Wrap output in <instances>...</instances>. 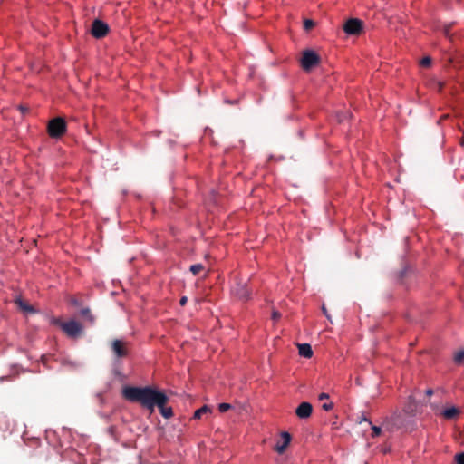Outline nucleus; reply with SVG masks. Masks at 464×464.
I'll list each match as a JSON object with an SVG mask.
<instances>
[{"mask_svg": "<svg viewBox=\"0 0 464 464\" xmlns=\"http://www.w3.org/2000/svg\"><path fill=\"white\" fill-rule=\"evenodd\" d=\"M122 395L127 401L140 403L143 408L150 410V412H153L155 407H158L160 414L165 419H170L173 416L172 408L166 406L169 397L163 392L150 386H126L122 390Z\"/></svg>", "mask_w": 464, "mask_h": 464, "instance_id": "nucleus-1", "label": "nucleus"}, {"mask_svg": "<svg viewBox=\"0 0 464 464\" xmlns=\"http://www.w3.org/2000/svg\"><path fill=\"white\" fill-rule=\"evenodd\" d=\"M66 122L61 118L57 117L51 120L47 126V131L51 138H60L66 132Z\"/></svg>", "mask_w": 464, "mask_h": 464, "instance_id": "nucleus-2", "label": "nucleus"}, {"mask_svg": "<svg viewBox=\"0 0 464 464\" xmlns=\"http://www.w3.org/2000/svg\"><path fill=\"white\" fill-rule=\"evenodd\" d=\"M320 56L312 50H304L301 58V66L305 72L311 71L320 63Z\"/></svg>", "mask_w": 464, "mask_h": 464, "instance_id": "nucleus-3", "label": "nucleus"}, {"mask_svg": "<svg viewBox=\"0 0 464 464\" xmlns=\"http://www.w3.org/2000/svg\"><path fill=\"white\" fill-rule=\"evenodd\" d=\"M55 324H59L63 331L71 337H75L82 333V327L80 323L71 320L69 322H60L59 320H55Z\"/></svg>", "mask_w": 464, "mask_h": 464, "instance_id": "nucleus-4", "label": "nucleus"}, {"mask_svg": "<svg viewBox=\"0 0 464 464\" xmlns=\"http://www.w3.org/2000/svg\"><path fill=\"white\" fill-rule=\"evenodd\" d=\"M363 23L357 18H350L343 24V31L351 35H358L362 32Z\"/></svg>", "mask_w": 464, "mask_h": 464, "instance_id": "nucleus-5", "label": "nucleus"}, {"mask_svg": "<svg viewBox=\"0 0 464 464\" xmlns=\"http://www.w3.org/2000/svg\"><path fill=\"white\" fill-rule=\"evenodd\" d=\"M129 343L121 339H114L111 343V348L113 354L117 358H124L129 354Z\"/></svg>", "mask_w": 464, "mask_h": 464, "instance_id": "nucleus-6", "label": "nucleus"}, {"mask_svg": "<svg viewBox=\"0 0 464 464\" xmlns=\"http://www.w3.org/2000/svg\"><path fill=\"white\" fill-rule=\"evenodd\" d=\"M109 33V25L100 19H95L92 22L91 34L96 39L105 37Z\"/></svg>", "mask_w": 464, "mask_h": 464, "instance_id": "nucleus-7", "label": "nucleus"}, {"mask_svg": "<svg viewBox=\"0 0 464 464\" xmlns=\"http://www.w3.org/2000/svg\"><path fill=\"white\" fill-rule=\"evenodd\" d=\"M385 428L390 431H394L403 427L404 420L400 412H394L389 419L385 420Z\"/></svg>", "mask_w": 464, "mask_h": 464, "instance_id": "nucleus-8", "label": "nucleus"}, {"mask_svg": "<svg viewBox=\"0 0 464 464\" xmlns=\"http://www.w3.org/2000/svg\"><path fill=\"white\" fill-rule=\"evenodd\" d=\"M291 442V435L286 431L281 433V440L277 441L275 450L279 454H283Z\"/></svg>", "mask_w": 464, "mask_h": 464, "instance_id": "nucleus-9", "label": "nucleus"}, {"mask_svg": "<svg viewBox=\"0 0 464 464\" xmlns=\"http://www.w3.org/2000/svg\"><path fill=\"white\" fill-rule=\"evenodd\" d=\"M313 412V406L310 402L304 401L295 409V414L300 419H307Z\"/></svg>", "mask_w": 464, "mask_h": 464, "instance_id": "nucleus-10", "label": "nucleus"}, {"mask_svg": "<svg viewBox=\"0 0 464 464\" xmlns=\"http://www.w3.org/2000/svg\"><path fill=\"white\" fill-rule=\"evenodd\" d=\"M418 408V403L413 396H409L406 404L404 405L403 411L408 415H414Z\"/></svg>", "mask_w": 464, "mask_h": 464, "instance_id": "nucleus-11", "label": "nucleus"}, {"mask_svg": "<svg viewBox=\"0 0 464 464\" xmlns=\"http://www.w3.org/2000/svg\"><path fill=\"white\" fill-rule=\"evenodd\" d=\"M460 414V410L457 407H450V408H447L445 409L442 412H441V415L446 419V420H454L456 419L459 415Z\"/></svg>", "mask_w": 464, "mask_h": 464, "instance_id": "nucleus-12", "label": "nucleus"}, {"mask_svg": "<svg viewBox=\"0 0 464 464\" xmlns=\"http://www.w3.org/2000/svg\"><path fill=\"white\" fill-rule=\"evenodd\" d=\"M299 354L304 358H311L313 356V350L310 344L303 343L298 344Z\"/></svg>", "mask_w": 464, "mask_h": 464, "instance_id": "nucleus-13", "label": "nucleus"}, {"mask_svg": "<svg viewBox=\"0 0 464 464\" xmlns=\"http://www.w3.org/2000/svg\"><path fill=\"white\" fill-rule=\"evenodd\" d=\"M81 316H82L90 324H93L95 322V317L92 314L91 310L89 308H82L80 311Z\"/></svg>", "mask_w": 464, "mask_h": 464, "instance_id": "nucleus-14", "label": "nucleus"}, {"mask_svg": "<svg viewBox=\"0 0 464 464\" xmlns=\"http://www.w3.org/2000/svg\"><path fill=\"white\" fill-rule=\"evenodd\" d=\"M237 295L243 300H247L250 296V293L246 285H239L237 289Z\"/></svg>", "mask_w": 464, "mask_h": 464, "instance_id": "nucleus-15", "label": "nucleus"}, {"mask_svg": "<svg viewBox=\"0 0 464 464\" xmlns=\"http://www.w3.org/2000/svg\"><path fill=\"white\" fill-rule=\"evenodd\" d=\"M211 411L210 408L208 405H204L201 408L198 409L193 415L194 420H200L203 415L208 414Z\"/></svg>", "mask_w": 464, "mask_h": 464, "instance_id": "nucleus-16", "label": "nucleus"}, {"mask_svg": "<svg viewBox=\"0 0 464 464\" xmlns=\"http://www.w3.org/2000/svg\"><path fill=\"white\" fill-rule=\"evenodd\" d=\"M203 270H204V266L201 264H194V265L190 266V267H189V271L194 276H198Z\"/></svg>", "mask_w": 464, "mask_h": 464, "instance_id": "nucleus-17", "label": "nucleus"}, {"mask_svg": "<svg viewBox=\"0 0 464 464\" xmlns=\"http://www.w3.org/2000/svg\"><path fill=\"white\" fill-rule=\"evenodd\" d=\"M453 360L456 364H461L464 362V350L455 353Z\"/></svg>", "mask_w": 464, "mask_h": 464, "instance_id": "nucleus-18", "label": "nucleus"}, {"mask_svg": "<svg viewBox=\"0 0 464 464\" xmlns=\"http://www.w3.org/2000/svg\"><path fill=\"white\" fill-rule=\"evenodd\" d=\"M451 27H452V24H445L442 29L443 34L450 39L451 38V33H450Z\"/></svg>", "mask_w": 464, "mask_h": 464, "instance_id": "nucleus-19", "label": "nucleus"}, {"mask_svg": "<svg viewBox=\"0 0 464 464\" xmlns=\"http://www.w3.org/2000/svg\"><path fill=\"white\" fill-rule=\"evenodd\" d=\"M420 64L423 67H429L431 64V58L430 56L423 57Z\"/></svg>", "mask_w": 464, "mask_h": 464, "instance_id": "nucleus-20", "label": "nucleus"}, {"mask_svg": "<svg viewBox=\"0 0 464 464\" xmlns=\"http://www.w3.org/2000/svg\"><path fill=\"white\" fill-rule=\"evenodd\" d=\"M231 407V404L223 402L218 405V410L220 412H226L230 410Z\"/></svg>", "mask_w": 464, "mask_h": 464, "instance_id": "nucleus-21", "label": "nucleus"}, {"mask_svg": "<svg viewBox=\"0 0 464 464\" xmlns=\"http://www.w3.org/2000/svg\"><path fill=\"white\" fill-rule=\"evenodd\" d=\"M18 304L19 306L24 310V311H26V312H32L33 311V308L32 306L24 304L23 301L19 300L18 301Z\"/></svg>", "mask_w": 464, "mask_h": 464, "instance_id": "nucleus-22", "label": "nucleus"}, {"mask_svg": "<svg viewBox=\"0 0 464 464\" xmlns=\"http://www.w3.org/2000/svg\"><path fill=\"white\" fill-rule=\"evenodd\" d=\"M334 404L332 401H327L322 404V409L329 411L334 409Z\"/></svg>", "mask_w": 464, "mask_h": 464, "instance_id": "nucleus-23", "label": "nucleus"}, {"mask_svg": "<svg viewBox=\"0 0 464 464\" xmlns=\"http://www.w3.org/2000/svg\"><path fill=\"white\" fill-rule=\"evenodd\" d=\"M304 26L305 30H311L314 26V22L313 20H305L304 23Z\"/></svg>", "mask_w": 464, "mask_h": 464, "instance_id": "nucleus-24", "label": "nucleus"}, {"mask_svg": "<svg viewBox=\"0 0 464 464\" xmlns=\"http://www.w3.org/2000/svg\"><path fill=\"white\" fill-rule=\"evenodd\" d=\"M372 437H373V438L378 437L382 432L381 428L377 427V426H372Z\"/></svg>", "mask_w": 464, "mask_h": 464, "instance_id": "nucleus-25", "label": "nucleus"}, {"mask_svg": "<svg viewBox=\"0 0 464 464\" xmlns=\"http://www.w3.org/2000/svg\"><path fill=\"white\" fill-rule=\"evenodd\" d=\"M457 464H464V452L459 453L455 456Z\"/></svg>", "mask_w": 464, "mask_h": 464, "instance_id": "nucleus-26", "label": "nucleus"}, {"mask_svg": "<svg viewBox=\"0 0 464 464\" xmlns=\"http://www.w3.org/2000/svg\"><path fill=\"white\" fill-rule=\"evenodd\" d=\"M280 317H281V314H280L279 312H277V311H274V312L272 313V319H273V320L276 321V320H278Z\"/></svg>", "mask_w": 464, "mask_h": 464, "instance_id": "nucleus-27", "label": "nucleus"}, {"mask_svg": "<svg viewBox=\"0 0 464 464\" xmlns=\"http://www.w3.org/2000/svg\"><path fill=\"white\" fill-rule=\"evenodd\" d=\"M435 84L437 86L438 91L441 92L445 83L443 82L438 81V82H435Z\"/></svg>", "mask_w": 464, "mask_h": 464, "instance_id": "nucleus-28", "label": "nucleus"}, {"mask_svg": "<svg viewBox=\"0 0 464 464\" xmlns=\"http://www.w3.org/2000/svg\"><path fill=\"white\" fill-rule=\"evenodd\" d=\"M318 399L320 401L328 400L329 399V394L325 393V392H322V393L319 394Z\"/></svg>", "mask_w": 464, "mask_h": 464, "instance_id": "nucleus-29", "label": "nucleus"}, {"mask_svg": "<svg viewBox=\"0 0 464 464\" xmlns=\"http://www.w3.org/2000/svg\"><path fill=\"white\" fill-rule=\"evenodd\" d=\"M187 302H188V298H187V296H182V297L180 298V300H179V304H180V305H182V306H183V305H185V304H187Z\"/></svg>", "mask_w": 464, "mask_h": 464, "instance_id": "nucleus-30", "label": "nucleus"}, {"mask_svg": "<svg viewBox=\"0 0 464 464\" xmlns=\"http://www.w3.org/2000/svg\"><path fill=\"white\" fill-rule=\"evenodd\" d=\"M432 394H433V391H432L431 389H428V390L426 391V395H427V396H431Z\"/></svg>", "mask_w": 464, "mask_h": 464, "instance_id": "nucleus-31", "label": "nucleus"}, {"mask_svg": "<svg viewBox=\"0 0 464 464\" xmlns=\"http://www.w3.org/2000/svg\"><path fill=\"white\" fill-rule=\"evenodd\" d=\"M323 311H324V314L327 317H329V316H328V314H326V309H325V307H324V306H323Z\"/></svg>", "mask_w": 464, "mask_h": 464, "instance_id": "nucleus-32", "label": "nucleus"}]
</instances>
